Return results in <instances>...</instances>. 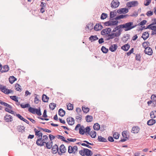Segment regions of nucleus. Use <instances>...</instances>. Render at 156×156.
I'll return each instance as SVG.
<instances>
[{
	"label": "nucleus",
	"mask_w": 156,
	"mask_h": 156,
	"mask_svg": "<svg viewBox=\"0 0 156 156\" xmlns=\"http://www.w3.org/2000/svg\"><path fill=\"white\" fill-rule=\"evenodd\" d=\"M98 38L96 35H91L89 38V39L91 42L97 40L98 39Z\"/></svg>",
	"instance_id": "18"
},
{
	"label": "nucleus",
	"mask_w": 156,
	"mask_h": 156,
	"mask_svg": "<svg viewBox=\"0 0 156 156\" xmlns=\"http://www.w3.org/2000/svg\"><path fill=\"white\" fill-rule=\"evenodd\" d=\"M144 53L148 55H151L153 53L152 49L150 47H147V48H145Z\"/></svg>",
	"instance_id": "8"
},
{
	"label": "nucleus",
	"mask_w": 156,
	"mask_h": 156,
	"mask_svg": "<svg viewBox=\"0 0 156 156\" xmlns=\"http://www.w3.org/2000/svg\"><path fill=\"white\" fill-rule=\"evenodd\" d=\"M106 30H106V28L103 29L101 31V34L103 35H107V32Z\"/></svg>",
	"instance_id": "51"
},
{
	"label": "nucleus",
	"mask_w": 156,
	"mask_h": 156,
	"mask_svg": "<svg viewBox=\"0 0 156 156\" xmlns=\"http://www.w3.org/2000/svg\"><path fill=\"white\" fill-rule=\"evenodd\" d=\"M86 130V133L87 134V133L89 134L90 132V129L89 126H87L85 128Z\"/></svg>",
	"instance_id": "56"
},
{
	"label": "nucleus",
	"mask_w": 156,
	"mask_h": 156,
	"mask_svg": "<svg viewBox=\"0 0 156 156\" xmlns=\"http://www.w3.org/2000/svg\"><path fill=\"white\" fill-rule=\"evenodd\" d=\"M20 106L22 108H25L27 107H29L30 106V105L28 103L24 105L22 104L20 105Z\"/></svg>",
	"instance_id": "48"
},
{
	"label": "nucleus",
	"mask_w": 156,
	"mask_h": 156,
	"mask_svg": "<svg viewBox=\"0 0 156 156\" xmlns=\"http://www.w3.org/2000/svg\"><path fill=\"white\" fill-rule=\"evenodd\" d=\"M85 130L84 126H82L79 128V133L81 135H83L85 132Z\"/></svg>",
	"instance_id": "28"
},
{
	"label": "nucleus",
	"mask_w": 156,
	"mask_h": 156,
	"mask_svg": "<svg viewBox=\"0 0 156 156\" xmlns=\"http://www.w3.org/2000/svg\"><path fill=\"white\" fill-rule=\"evenodd\" d=\"M9 70V68L8 65H5L1 68L0 72L2 73L6 72Z\"/></svg>",
	"instance_id": "11"
},
{
	"label": "nucleus",
	"mask_w": 156,
	"mask_h": 156,
	"mask_svg": "<svg viewBox=\"0 0 156 156\" xmlns=\"http://www.w3.org/2000/svg\"><path fill=\"white\" fill-rule=\"evenodd\" d=\"M36 108L30 107L28 108V111L33 114H35V112Z\"/></svg>",
	"instance_id": "36"
},
{
	"label": "nucleus",
	"mask_w": 156,
	"mask_h": 156,
	"mask_svg": "<svg viewBox=\"0 0 156 156\" xmlns=\"http://www.w3.org/2000/svg\"><path fill=\"white\" fill-rule=\"evenodd\" d=\"M100 125L98 123H96L94 124L93 128L94 130H98L100 128Z\"/></svg>",
	"instance_id": "30"
},
{
	"label": "nucleus",
	"mask_w": 156,
	"mask_h": 156,
	"mask_svg": "<svg viewBox=\"0 0 156 156\" xmlns=\"http://www.w3.org/2000/svg\"><path fill=\"white\" fill-rule=\"evenodd\" d=\"M25 127L24 126H19L17 127V130L19 132H21L22 133L24 132Z\"/></svg>",
	"instance_id": "20"
},
{
	"label": "nucleus",
	"mask_w": 156,
	"mask_h": 156,
	"mask_svg": "<svg viewBox=\"0 0 156 156\" xmlns=\"http://www.w3.org/2000/svg\"><path fill=\"white\" fill-rule=\"evenodd\" d=\"M4 119L7 122H11L12 121V117L10 115L6 114L4 116Z\"/></svg>",
	"instance_id": "9"
},
{
	"label": "nucleus",
	"mask_w": 156,
	"mask_h": 156,
	"mask_svg": "<svg viewBox=\"0 0 156 156\" xmlns=\"http://www.w3.org/2000/svg\"><path fill=\"white\" fill-rule=\"evenodd\" d=\"M82 110L83 112L85 113H87L89 111V109L88 108H86L84 106L82 107Z\"/></svg>",
	"instance_id": "42"
},
{
	"label": "nucleus",
	"mask_w": 156,
	"mask_h": 156,
	"mask_svg": "<svg viewBox=\"0 0 156 156\" xmlns=\"http://www.w3.org/2000/svg\"><path fill=\"white\" fill-rule=\"evenodd\" d=\"M117 13V12H111L110 13V19L112 20H114L113 18L116 16Z\"/></svg>",
	"instance_id": "21"
},
{
	"label": "nucleus",
	"mask_w": 156,
	"mask_h": 156,
	"mask_svg": "<svg viewBox=\"0 0 156 156\" xmlns=\"http://www.w3.org/2000/svg\"><path fill=\"white\" fill-rule=\"evenodd\" d=\"M107 35L105 39L106 41L109 40L114 38L113 35L112 33L111 34H107Z\"/></svg>",
	"instance_id": "19"
},
{
	"label": "nucleus",
	"mask_w": 156,
	"mask_h": 156,
	"mask_svg": "<svg viewBox=\"0 0 156 156\" xmlns=\"http://www.w3.org/2000/svg\"><path fill=\"white\" fill-rule=\"evenodd\" d=\"M85 150V155L91 156L92 154V153L90 150L87 148H86Z\"/></svg>",
	"instance_id": "23"
},
{
	"label": "nucleus",
	"mask_w": 156,
	"mask_h": 156,
	"mask_svg": "<svg viewBox=\"0 0 156 156\" xmlns=\"http://www.w3.org/2000/svg\"><path fill=\"white\" fill-rule=\"evenodd\" d=\"M93 27L92 23H90L87 25L86 27H85V29L87 31H89L93 29Z\"/></svg>",
	"instance_id": "22"
},
{
	"label": "nucleus",
	"mask_w": 156,
	"mask_h": 156,
	"mask_svg": "<svg viewBox=\"0 0 156 156\" xmlns=\"http://www.w3.org/2000/svg\"><path fill=\"white\" fill-rule=\"evenodd\" d=\"M35 95H36V97L34 98V102L36 104L38 103L39 101V99L37 96H39L38 95H37L36 94H35Z\"/></svg>",
	"instance_id": "50"
},
{
	"label": "nucleus",
	"mask_w": 156,
	"mask_h": 156,
	"mask_svg": "<svg viewBox=\"0 0 156 156\" xmlns=\"http://www.w3.org/2000/svg\"><path fill=\"white\" fill-rule=\"evenodd\" d=\"M52 153L53 154L58 153V147L57 144H55L52 147Z\"/></svg>",
	"instance_id": "7"
},
{
	"label": "nucleus",
	"mask_w": 156,
	"mask_h": 156,
	"mask_svg": "<svg viewBox=\"0 0 156 156\" xmlns=\"http://www.w3.org/2000/svg\"><path fill=\"white\" fill-rule=\"evenodd\" d=\"M140 129L137 126H134L132 127V132L134 133H137L139 131Z\"/></svg>",
	"instance_id": "16"
},
{
	"label": "nucleus",
	"mask_w": 156,
	"mask_h": 156,
	"mask_svg": "<svg viewBox=\"0 0 156 156\" xmlns=\"http://www.w3.org/2000/svg\"><path fill=\"white\" fill-rule=\"evenodd\" d=\"M10 91V90H9L5 88V89L2 92H4L5 94H8L10 93V92H9V91Z\"/></svg>",
	"instance_id": "62"
},
{
	"label": "nucleus",
	"mask_w": 156,
	"mask_h": 156,
	"mask_svg": "<svg viewBox=\"0 0 156 156\" xmlns=\"http://www.w3.org/2000/svg\"><path fill=\"white\" fill-rule=\"evenodd\" d=\"M66 120L68 124L70 125H73L74 123V119L72 117H69L67 118Z\"/></svg>",
	"instance_id": "10"
},
{
	"label": "nucleus",
	"mask_w": 156,
	"mask_h": 156,
	"mask_svg": "<svg viewBox=\"0 0 156 156\" xmlns=\"http://www.w3.org/2000/svg\"><path fill=\"white\" fill-rule=\"evenodd\" d=\"M50 140L51 141L54 140L55 138V136L51 134H49V136Z\"/></svg>",
	"instance_id": "63"
},
{
	"label": "nucleus",
	"mask_w": 156,
	"mask_h": 156,
	"mask_svg": "<svg viewBox=\"0 0 156 156\" xmlns=\"http://www.w3.org/2000/svg\"><path fill=\"white\" fill-rule=\"evenodd\" d=\"M147 43H149V42L144 41L142 43V46L145 49V48H147V46L149 45L147 44Z\"/></svg>",
	"instance_id": "54"
},
{
	"label": "nucleus",
	"mask_w": 156,
	"mask_h": 156,
	"mask_svg": "<svg viewBox=\"0 0 156 156\" xmlns=\"http://www.w3.org/2000/svg\"><path fill=\"white\" fill-rule=\"evenodd\" d=\"M134 51V48H132L131 50L129 51V52L126 53V55L127 56H129L130 55V54L133 53Z\"/></svg>",
	"instance_id": "60"
},
{
	"label": "nucleus",
	"mask_w": 156,
	"mask_h": 156,
	"mask_svg": "<svg viewBox=\"0 0 156 156\" xmlns=\"http://www.w3.org/2000/svg\"><path fill=\"white\" fill-rule=\"evenodd\" d=\"M2 105H3L11 109H12V107L11 105L8 104L4 102L3 103Z\"/></svg>",
	"instance_id": "55"
},
{
	"label": "nucleus",
	"mask_w": 156,
	"mask_h": 156,
	"mask_svg": "<svg viewBox=\"0 0 156 156\" xmlns=\"http://www.w3.org/2000/svg\"><path fill=\"white\" fill-rule=\"evenodd\" d=\"M129 12V10L127 8H121L118 10L117 11V13L119 14H126Z\"/></svg>",
	"instance_id": "5"
},
{
	"label": "nucleus",
	"mask_w": 156,
	"mask_h": 156,
	"mask_svg": "<svg viewBox=\"0 0 156 156\" xmlns=\"http://www.w3.org/2000/svg\"><path fill=\"white\" fill-rule=\"evenodd\" d=\"M49 98L44 94H43L42 96V100L43 102H47L48 101Z\"/></svg>",
	"instance_id": "26"
},
{
	"label": "nucleus",
	"mask_w": 156,
	"mask_h": 156,
	"mask_svg": "<svg viewBox=\"0 0 156 156\" xmlns=\"http://www.w3.org/2000/svg\"><path fill=\"white\" fill-rule=\"evenodd\" d=\"M119 5V2L118 1L113 0L112 1L111 5L112 8H116L118 7Z\"/></svg>",
	"instance_id": "6"
},
{
	"label": "nucleus",
	"mask_w": 156,
	"mask_h": 156,
	"mask_svg": "<svg viewBox=\"0 0 156 156\" xmlns=\"http://www.w3.org/2000/svg\"><path fill=\"white\" fill-rule=\"evenodd\" d=\"M123 28L122 24L118 26H117L112 30V32H115L117 30H118L119 29Z\"/></svg>",
	"instance_id": "33"
},
{
	"label": "nucleus",
	"mask_w": 156,
	"mask_h": 156,
	"mask_svg": "<svg viewBox=\"0 0 156 156\" xmlns=\"http://www.w3.org/2000/svg\"><path fill=\"white\" fill-rule=\"evenodd\" d=\"M151 99L155 101L156 102V94H152L151 96Z\"/></svg>",
	"instance_id": "64"
},
{
	"label": "nucleus",
	"mask_w": 156,
	"mask_h": 156,
	"mask_svg": "<svg viewBox=\"0 0 156 156\" xmlns=\"http://www.w3.org/2000/svg\"><path fill=\"white\" fill-rule=\"evenodd\" d=\"M86 148H83V150H81L79 151L80 154L82 156H85V150Z\"/></svg>",
	"instance_id": "52"
},
{
	"label": "nucleus",
	"mask_w": 156,
	"mask_h": 156,
	"mask_svg": "<svg viewBox=\"0 0 156 156\" xmlns=\"http://www.w3.org/2000/svg\"><path fill=\"white\" fill-rule=\"evenodd\" d=\"M67 109L69 110H72L73 108V105L71 103H69L67 105Z\"/></svg>",
	"instance_id": "41"
},
{
	"label": "nucleus",
	"mask_w": 156,
	"mask_h": 156,
	"mask_svg": "<svg viewBox=\"0 0 156 156\" xmlns=\"http://www.w3.org/2000/svg\"><path fill=\"white\" fill-rule=\"evenodd\" d=\"M113 136L115 139H117L119 138V134H118V133L115 132L114 133Z\"/></svg>",
	"instance_id": "53"
},
{
	"label": "nucleus",
	"mask_w": 156,
	"mask_h": 156,
	"mask_svg": "<svg viewBox=\"0 0 156 156\" xmlns=\"http://www.w3.org/2000/svg\"><path fill=\"white\" fill-rule=\"evenodd\" d=\"M58 114L61 117H63L65 114V111L62 108H60L58 110Z\"/></svg>",
	"instance_id": "27"
},
{
	"label": "nucleus",
	"mask_w": 156,
	"mask_h": 156,
	"mask_svg": "<svg viewBox=\"0 0 156 156\" xmlns=\"http://www.w3.org/2000/svg\"><path fill=\"white\" fill-rule=\"evenodd\" d=\"M34 131L35 132V135L36 136H37L38 139H37L36 141L37 143L38 141L42 139V136L43 135L42 133L40 132V131L38 130L35 128L34 129Z\"/></svg>",
	"instance_id": "2"
},
{
	"label": "nucleus",
	"mask_w": 156,
	"mask_h": 156,
	"mask_svg": "<svg viewBox=\"0 0 156 156\" xmlns=\"http://www.w3.org/2000/svg\"><path fill=\"white\" fill-rule=\"evenodd\" d=\"M123 28H125V31H127L131 30L133 28L136 27L137 25H133V22H129L125 24H122Z\"/></svg>",
	"instance_id": "1"
},
{
	"label": "nucleus",
	"mask_w": 156,
	"mask_h": 156,
	"mask_svg": "<svg viewBox=\"0 0 156 156\" xmlns=\"http://www.w3.org/2000/svg\"><path fill=\"white\" fill-rule=\"evenodd\" d=\"M56 137L58 139H61L64 142L68 143L69 142L65 139V138L62 136L60 135H57Z\"/></svg>",
	"instance_id": "31"
},
{
	"label": "nucleus",
	"mask_w": 156,
	"mask_h": 156,
	"mask_svg": "<svg viewBox=\"0 0 156 156\" xmlns=\"http://www.w3.org/2000/svg\"><path fill=\"white\" fill-rule=\"evenodd\" d=\"M20 120L23 121L24 119V118L20 114H16L15 115Z\"/></svg>",
	"instance_id": "59"
},
{
	"label": "nucleus",
	"mask_w": 156,
	"mask_h": 156,
	"mask_svg": "<svg viewBox=\"0 0 156 156\" xmlns=\"http://www.w3.org/2000/svg\"><path fill=\"white\" fill-rule=\"evenodd\" d=\"M10 98L11 99L16 102H18V97L14 95L10 96Z\"/></svg>",
	"instance_id": "44"
},
{
	"label": "nucleus",
	"mask_w": 156,
	"mask_h": 156,
	"mask_svg": "<svg viewBox=\"0 0 156 156\" xmlns=\"http://www.w3.org/2000/svg\"><path fill=\"white\" fill-rule=\"evenodd\" d=\"M56 105L55 104L52 103L50 104L49 105V108L51 110H53L55 107Z\"/></svg>",
	"instance_id": "43"
},
{
	"label": "nucleus",
	"mask_w": 156,
	"mask_h": 156,
	"mask_svg": "<svg viewBox=\"0 0 156 156\" xmlns=\"http://www.w3.org/2000/svg\"><path fill=\"white\" fill-rule=\"evenodd\" d=\"M101 50L104 53H106L108 51V49L106 48L104 46H102L101 48Z\"/></svg>",
	"instance_id": "40"
},
{
	"label": "nucleus",
	"mask_w": 156,
	"mask_h": 156,
	"mask_svg": "<svg viewBox=\"0 0 156 156\" xmlns=\"http://www.w3.org/2000/svg\"><path fill=\"white\" fill-rule=\"evenodd\" d=\"M107 14L103 13L101 16V20H104L107 18Z\"/></svg>",
	"instance_id": "45"
},
{
	"label": "nucleus",
	"mask_w": 156,
	"mask_h": 156,
	"mask_svg": "<svg viewBox=\"0 0 156 156\" xmlns=\"http://www.w3.org/2000/svg\"><path fill=\"white\" fill-rule=\"evenodd\" d=\"M78 115L76 116V119H79V120L81 121L82 120V116L81 115H80L79 114H77Z\"/></svg>",
	"instance_id": "61"
},
{
	"label": "nucleus",
	"mask_w": 156,
	"mask_h": 156,
	"mask_svg": "<svg viewBox=\"0 0 156 156\" xmlns=\"http://www.w3.org/2000/svg\"><path fill=\"white\" fill-rule=\"evenodd\" d=\"M98 140L99 142H107V140L106 139L102 137L101 136H98Z\"/></svg>",
	"instance_id": "25"
},
{
	"label": "nucleus",
	"mask_w": 156,
	"mask_h": 156,
	"mask_svg": "<svg viewBox=\"0 0 156 156\" xmlns=\"http://www.w3.org/2000/svg\"><path fill=\"white\" fill-rule=\"evenodd\" d=\"M150 115L151 118L152 119L156 117V111H152L150 114Z\"/></svg>",
	"instance_id": "35"
},
{
	"label": "nucleus",
	"mask_w": 156,
	"mask_h": 156,
	"mask_svg": "<svg viewBox=\"0 0 156 156\" xmlns=\"http://www.w3.org/2000/svg\"><path fill=\"white\" fill-rule=\"evenodd\" d=\"M128 15H121L116 16L114 18V20H120L121 19L126 18Z\"/></svg>",
	"instance_id": "17"
},
{
	"label": "nucleus",
	"mask_w": 156,
	"mask_h": 156,
	"mask_svg": "<svg viewBox=\"0 0 156 156\" xmlns=\"http://www.w3.org/2000/svg\"><path fill=\"white\" fill-rule=\"evenodd\" d=\"M129 48V45L127 44L122 46L121 47V48L125 51H127Z\"/></svg>",
	"instance_id": "24"
},
{
	"label": "nucleus",
	"mask_w": 156,
	"mask_h": 156,
	"mask_svg": "<svg viewBox=\"0 0 156 156\" xmlns=\"http://www.w3.org/2000/svg\"><path fill=\"white\" fill-rule=\"evenodd\" d=\"M15 87H16V90L17 91H21L22 90L21 88V86L18 83H16L15 84Z\"/></svg>",
	"instance_id": "38"
},
{
	"label": "nucleus",
	"mask_w": 156,
	"mask_h": 156,
	"mask_svg": "<svg viewBox=\"0 0 156 156\" xmlns=\"http://www.w3.org/2000/svg\"><path fill=\"white\" fill-rule=\"evenodd\" d=\"M46 140L42 138V139L38 141L37 143L36 142V144L38 146H43L44 145V144H45L47 143L45 142Z\"/></svg>",
	"instance_id": "12"
},
{
	"label": "nucleus",
	"mask_w": 156,
	"mask_h": 156,
	"mask_svg": "<svg viewBox=\"0 0 156 156\" xmlns=\"http://www.w3.org/2000/svg\"><path fill=\"white\" fill-rule=\"evenodd\" d=\"M118 48V46L116 44H112L109 48V50L112 52L115 51Z\"/></svg>",
	"instance_id": "13"
},
{
	"label": "nucleus",
	"mask_w": 156,
	"mask_h": 156,
	"mask_svg": "<svg viewBox=\"0 0 156 156\" xmlns=\"http://www.w3.org/2000/svg\"><path fill=\"white\" fill-rule=\"evenodd\" d=\"M16 80V79L13 76H10L9 78V82L11 84H12Z\"/></svg>",
	"instance_id": "34"
},
{
	"label": "nucleus",
	"mask_w": 156,
	"mask_h": 156,
	"mask_svg": "<svg viewBox=\"0 0 156 156\" xmlns=\"http://www.w3.org/2000/svg\"><path fill=\"white\" fill-rule=\"evenodd\" d=\"M147 22V21L145 20H144L141 21L140 23L138 24V25H143L145 24Z\"/></svg>",
	"instance_id": "58"
},
{
	"label": "nucleus",
	"mask_w": 156,
	"mask_h": 156,
	"mask_svg": "<svg viewBox=\"0 0 156 156\" xmlns=\"http://www.w3.org/2000/svg\"><path fill=\"white\" fill-rule=\"evenodd\" d=\"M45 144L46 147L47 149H50L52 147L51 145L49 143V142H47Z\"/></svg>",
	"instance_id": "57"
},
{
	"label": "nucleus",
	"mask_w": 156,
	"mask_h": 156,
	"mask_svg": "<svg viewBox=\"0 0 156 156\" xmlns=\"http://www.w3.org/2000/svg\"><path fill=\"white\" fill-rule=\"evenodd\" d=\"M35 114H36L39 116L41 115V112L40 109L39 108V109H37L36 108L35 112Z\"/></svg>",
	"instance_id": "49"
},
{
	"label": "nucleus",
	"mask_w": 156,
	"mask_h": 156,
	"mask_svg": "<svg viewBox=\"0 0 156 156\" xmlns=\"http://www.w3.org/2000/svg\"><path fill=\"white\" fill-rule=\"evenodd\" d=\"M77 147L76 146H75L73 147L69 146L68 147V152L70 154L73 153L74 154H75L76 153L77 151Z\"/></svg>",
	"instance_id": "3"
},
{
	"label": "nucleus",
	"mask_w": 156,
	"mask_h": 156,
	"mask_svg": "<svg viewBox=\"0 0 156 156\" xmlns=\"http://www.w3.org/2000/svg\"><path fill=\"white\" fill-rule=\"evenodd\" d=\"M111 26H117L118 23V21L116 20L110 21Z\"/></svg>",
	"instance_id": "37"
},
{
	"label": "nucleus",
	"mask_w": 156,
	"mask_h": 156,
	"mask_svg": "<svg viewBox=\"0 0 156 156\" xmlns=\"http://www.w3.org/2000/svg\"><path fill=\"white\" fill-rule=\"evenodd\" d=\"M91 137L92 138H94L96 135V133L94 131H92L90 132V133L89 134Z\"/></svg>",
	"instance_id": "39"
},
{
	"label": "nucleus",
	"mask_w": 156,
	"mask_h": 156,
	"mask_svg": "<svg viewBox=\"0 0 156 156\" xmlns=\"http://www.w3.org/2000/svg\"><path fill=\"white\" fill-rule=\"evenodd\" d=\"M132 7L138 5V2L137 1H132L130 2Z\"/></svg>",
	"instance_id": "46"
},
{
	"label": "nucleus",
	"mask_w": 156,
	"mask_h": 156,
	"mask_svg": "<svg viewBox=\"0 0 156 156\" xmlns=\"http://www.w3.org/2000/svg\"><path fill=\"white\" fill-rule=\"evenodd\" d=\"M103 28V26L101 25L100 23L96 24L94 27V29L96 31L101 30Z\"/></svg>",
	"instance_id": "14"
},
{
	"label": "nucleus",
	"mask_w": 156,
	"mask_h": 156,
	"mask_svg": "<svg viewBox=\"0 0 156 156\" xmlns=\"http://www.w3.org/2000/svg\"><path fill=\"white\" fill-rule=\"evenodd\" d=\"M156 121L155 119H151L147 122V124L149 126H152L155 123Z\"/></svg>",
	"instance_id": "29"
},
{
	"label": "nucleus",
	"mask_w": 156,
	"mask_h": 156,
	"mask_svg": "<svg viewBox=\"0 0 156 156\" xmlns=\"http://www.w3.org/2000/svg\"><path fill=\"white\" fill-rule=\"evenodd\" d=\"M112 33L113 34L114 38L118 37L120 35V34L118 31L115 32V33L112 32Z\"/></svg>",
	"instance_id": "47"
},
{
	"label": "nucleus",
	"mask_w": 156,
	"mask_h": 156,
	"mask_svg": "<svg viewBox=\"0 0 156 156\" xmlns=\"http://www.w3.org/2000/svg\"><path fill=\"white\" fill-rule=\"evenodd\" d=\"M60 151L58 152V154L61 155L62 153H65L66 151V149L65 146L63 144H62L59 147Z\"/></svg>",
	"instance_id": "4"
},
{
	"label": "nucleus",
	"mask_w": 156,
	"mask_h": 156,
	"mask_svg": "<svg viewBox=\"0 0 156 156\" xmlns=\"http://www.w3.org/2000/svg\"><path fill=\"white\" fill-rule=\"evenodd\" d=\"M93 119V117L91 115H87L86 117V120L87 122H90L92 121Z\"/></svg>",
	"instance_id": "32"
},
{
	"label": "nucleus",
	"mask_w": 156,
	"mask_h": 156,
	"mask_svg": "<svg viewBox=\"0 0 156 156\" xmlns=\"http://www.w3.org/2000/svg\"><path fill=\"white\" fill-rule=\"evenodd\" d=\"M149 36V34L148 32H145L143 33L141 37L143 38L144 40H146L148 38Z\"/></svg>",
	"instance_id": "15"
}]
</instances>
